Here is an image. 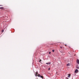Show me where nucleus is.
Segmentation results:
<instances>
[{"instance_id":"f257e3e1","label":"nucleus","mask_w":79,"mask_h":79,"mask_svg":"<svg viewBox=\"0 0 79 79\" xmlns=\"http://www.w3.org/2000/svg\"><path fill=\"white\" fill-rule=\"evenodd\" d=\"M37 76L42 78V79H43V78H44L43 77V76H41V75H40V74H38L37 75Z\"/></svg>"},{"instance_id":"f03ea898","label":"nucleus","mask_w":79,"mask_h":79,"mask_svg":"<svg viewBox=\"0 0 79 79\" xmlns=\"http://www.w3.org/2000/svg\"><path fill=\"white\" fill-rule=\"evenodd\" d=\"M78 71V70H77V69H76L75 71V73H77V72Z\"/></svg>"},{"instance_id":"7ed1b4c3","label":"nucleus","mask_w":79,"mask_h":79,"mask_svg":"<svg viewBox=\"0 0 79 79\" xmlns=\"http://www.w3.org/2000/svg\"><path fill=\"white\" fill-rule=\"evenodd\" d=\"M77 64H79V60L78 59H77Z\"/></svg>"},{"instance_id":"20e7f679","label":"nucleus","mask_w":79,"mask_h":79,"mask_svg":"<svg viewBox=\"0 0 79 79\" xmlns=\"http://www.w3.org/2000/svg\"><path fill=\"white\" fill-rule=\"evenodd\" d=\"M76 68L77 69H79V68L78 65H77L76 66Z\"/></svg>"},{"instance_id":"39448f33","label":"nucleus","mask_w":79,"mask_h":79,"mask_svg":"<svg viewBox=\"0 0 79 79\" xmlns=\"http://www.w3.org/2000/svg\"><path fill=\"white\" fill-rule=\"evenodd\" d=\"M50 63H51L50 62H48V63H46V64H50Z\"/></svg>"},{"instance_id":"423d86ee","label":"nucleus","mask_w":79,"mask_h":79,"mask_svg":"<svg viewBox=\"0 0 79 79\" xmlns=\"http://www.w3.org/2000/svg\"><path fill=\"white\" fill-rule=\"evenodd\" d=\"M70 75H71L70 74H69H69H68V76H68V77L69 78L70 77Z\"/></svg>"},{"instance_id":"0eeeda50","label":"nucleus","mask_w":79,"mask_h":79,"mask_svg":"<svg viewBox=\"0 0 79 79\" xmlns=\"http://www.w3.org/2000/svg\"><path fill=\"white\" fill-rule=\"evenodd\" d=\"M0 9H3L4 7H0Z\"/></svg>"},{"instance_id":"6e6552de","label":"nucleus","mask_w":79,"mask_h":79,"mask_svg":"<svg viewBox=\"0 0 79 79\" xmlns=\"http://www.w3.org/2000/svg\"><path fill=\"white\" fill-rule=\"evenodd\" d=\"M35 76H37V75H38V72H36L35 73Z\"/></svg>"},{"instance_id":"1a4fd4ad","label":"nucleus","mask_w":79,"mask_h":79,"mask_svg":"<svg viewBox=\"0 0 79 79\" xmlns=\"http://www.w3.org/2000/svg\"><path fill=\"white\" fill-rule=\"evenodd\" d=\"M66 65H67V66H69V65H70V64L69 63H68V64H66Z\"/></svg>"},{"instance_id":"9d476101","label":"nucleus","mask_w":79,"mask_h":79,"mask_svg":"<svg viewBox=\"0 0 79 79\" xmlns=\"http://www.w3.org/2000/svg\"><path fill=\"white\" fill-rule=\"evenodd\" d=\"M42 61V60L41 59H40V60H39V62H41V61Z\"/></svg>"},{"instance_id":"9b49d317","label":"nucleus","mask_w":79,"mask_h":79,"mask_svg":"<svg viewBox=\"0 0 79 79\" xmlns=\"http://www.w3.org/2000/svg\"><path fill=\"white\" fill-rule=\"evenodd\" d=\"M2 32H4V30H2Z\"/></svg>"},{"instance_id":"f8f14e48","label":"nucleus","mask_w":79,"mask_h":79,"mask_svg":"<svg viewBox=\"0 0 79 79\" xmlns=\"http://www.w3.org/2000/svg\"><path fill=\"white\" fill-rule=\"evenodd\" d=\"M55 52V50H52V52Z\"/></svg>"},{"instance_id":"ddd939ff","label":"nucleus","mask_w":79,"mask_h":79,"mask_svg":"<svg viewBox=\"0 0 79 79\" xmlns=\"http://www.w3.org/2000/svg\"><path fill=\"white\" fill-rule=\"evenodd\" d=\"M60 47L61 49H62L63 48V47Z\"/></svg>"},{"instance_id":"4468645a","label":"nucleus","mask_w":79,"mask_h":79,"mask_svg":"<svg viewBox=\"0 0 79 79\" xmlns=\"http://www.w3.org/2000/svg\"><path fill=\"white\" fill-rule=\"evenodd\" d=\"M48 70H50V68H49Z\"/></svg>"},{"instance_id":"2eb2a0df","label":"nucleus","mask_w":79,"mask_h":79,"mask_svg":"<svg viewBox=\"0 0 79 79\" xmlns=\"http://www.w3.org/2000/svg\"><path fill=\"white\" fill-rule=\"evenodd\" d=\"M49 54H51V52H49Z\"/></svg>"},{"instance_id":"dca6fc26","label":"nucleus","mask_w":79,"mask_h":79,"mask_svg":"<svg viewBox=\"0 0 79 79\" xmlns=\"http://www.w3.org/2000/svg\"><path fill=\"white\" fill-rule=\"evenodd\" d=\"M66 79H69L67 78V77H66Z\"/></svg>"},{"instance_id":"f3484780","label":"nucleus","mask_w":79,"mask_h":79,"mask_svg":"<svg viewBox=\"0 0 79 79\" xmlns=\"http://www.w3.org/2000/svg\"><path fill=\"white\" fill-rule=\"evenodd\" d=\"M0 6H2V5H0Z\"/></svg>"},{"instance_id":"a211bd4d","label":"nucleus","mask_w":79,"mask_h":79,"mask_svg":"<svg viewBox=\"0 0 79 79\" xmlns=\"http://www.w3.org/2000/svg\"><path fill=\"white\" fill-rule=\"evenodd\" d=\"M65 46H66V44H65Z\"/></svg>"}]
</instances>
